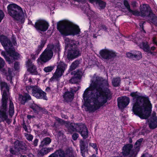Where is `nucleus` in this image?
<instances>
[{"mask_svg": "<svg viewBox=\"0 0 157 157\" xmlns=\"http://www.w3.org/2000/svg\"><path fill=\"white\" fill-rule=\"evenodd\" d=\"M130 95L133 98L132 111L134 114L141 119L147 118L152 108L148 98L141 96L137 92L131 93Z\"/></svg>", "mask_w": 157, "mask_h": 157, "instance_id": "nucleus-1", "label": "nucleus"}, {"mask_svg": "<svg viewBox=\"0 0 157 157\" xmlns=\"http://www.w3.org/2000/svg\"><path fill=\"white\" fill-rule=\"evenodd\" d=\"M1 89L2 91V104L0 107V122L6 121L7 123L11 122L6 114L7 111V102L9 98V88L7 84L1 82L0 83Z\"/></svg>", "mask_w": 157, "mask_h": 157, "instance_id": "nucleus-2", "label": "nucleus"}, {"mask_svg": "<svg viewBox=\"0 0 157 157\" xmlns=\"http://www.w3.org/2000/svg\"><path fill=\"white\" fill-rule=\"evenodd\" d=\"M65 48L68 49L67 59H75L81 55L78 48L79 42L68 37L64 39Z\"/></svg>", "mask_w": 157, "mask_h": 157, "instance_id": "nucleus-3", "label": "nucleus"}, {"mask_svg": "<svg viewBox=\"0 0 157 157\" xmlns=\"http://www.w3.org/2000/svg\"><path fill=\"white\" fill-rule=\"evenodd\" d=\"M57 28L62 35L65 36L77 35L80 33L79 27L76 25L58 23Z\"/></svg>", "mask_w": 157, "mask_h": 157, "instance_id": "nucleus-4", "label": "nucleus"}, {"mask_svg": "<svg viewBox=\"0 0 157 157\" xmlns=\"http://www.w3.org/2000/svg\"><path fill=\"white\" fill-rule=\"evenodd\" d=\"M56 120L61 124H66V125L69 132L71 133L74 131L78 132L83 138H86L87 137V129L85 125L84 124L79 125L77 124L71 123L70 124L69 122L67 123L58 118H57Z\"/></svg>", "mask_w": 157, "mask_h": 157, "instance_id": "nucleus-5", "label": "nucleus"}, {"mask_svg": "<svg viewBox=\"0 0 157 157\" xmlns=\"http://www.w3.org/2000/svg\"><path fill=\"white\" fill-rule=\"evenodd\" d=\"M7 9L10 16L22 23L24 22L23 11L21 7L15 4H10L8 5Z\"/></svg>", "mask_w": 157, "mask_h": 157, "instance_id": "nucleus-6", "label": "nucleus"}, {"mask_svg": "<svg viewBox=\"0 0 157 157\" xmlns=\"http://www.w3.org/2000/svg\"><path fill=\"white\" fill-rule=\"evenodd\" d=\"M143 140V139H139L135 143L134 145L135 149L131 150L132 146L128 144L124 146L122 148V153L124 157H131L134 156L139 151V147Z\"/></svg>", "mask_w": 157, "mask_h": 157, "instance_id": "nucleus-7", "label": "nucleus"}, {"mask_svg": "<svg viewBox=\"0 0 157 157\" xmlns=\"http://www.w3.org/2000/svg\"><path fill=\"white\" fill-rule=\"evenodd\" d=\"M67 67V65L63 62L60 61L58 62L56 69L50 80L51 81H59L63 75Z\"/></svg>", "mask_w": 157, "mask_h": 157, "instance_id": "nucleus-8", "label": "nucleus"}, {"mask_svg": "<svg viewBox=\"0 0 157 157\" xmlns=\"http://www.w3.org/2000/svg\"><path fill=\"white\" fill-rule=\"evenodd\" d=\"M99 53L103 59H111L119 57L118 53L113 50L106 48L100 50Z\"/></svg>", "mask_w": 157, "mask_h": 157, "instance_id": "nucleus-9", "label": "nucleus"}, {"mask_svg": "<svg viewBox=\"0 0 157 157\" xmlns=\"http://www.w3.org/2000/svg\"><path fill=\"white\" fill-rule=\"evenodd\" d=\"M30 89L32 90V95L37 98L47 100L46 93L37 86H30L26 88L27 90Z\"/></svg>", "mask_w": 157, "mask_h": 157, "instance_id": "nucleus-10", "label": "nucleus"}, {"mask_svg": "<svg viewBox=\"0 0 157 157\" xmlns=\"http://www.w3.org/2000/svg\"><path fill=\"white\" fill-rule=\"evenodd\" d=\"M49 26L48 23L46 21L42 19L37 20L34 25L36 30L40 33L46 31Z\"/></svg>", "mask_w": 157, "mask_h": 157, "instance_id": "nucleus-11", "label": "nucleus"}, {"mask_svg": "<svg viewBox=\"0 0 157 157\" xmlns=\"http://www.w3.org/2000/svg\"><path fill=\"white\" fill-rule=\"evenodd\" d=\"M83 74V71L81 69L72 71L71 74L73 76L69 80V82L73 84L80 82Z\"/></svg>", "mask_w": 157, "mask_h": 157, "instance_id": "nucleus-12", "label": "nucleus"}, {"mask_svg": "<svg viewBox=\"0 0 157 157\" xmlns=\"http://www.w3.org/2000/svg\"><path fill=\"white\" fill-rule=\"evenodd\" d=\"M0 42L5 49H10L13 46L12 42L10 39L3 34H1L0 36Z\"/></svg>", "mask_w": 157, "mask_h": 157, "instance_id": "nucleus-13", "label": "nucleus"}, {"mask_svg": "<svg viewBox=\"0 0 157 157\" xmlns=\"http://www.w3.org/2000/svg\"><path fill=\"white\" fill-rule=\"evenodd\" d=\"M46 42V40L42 38L40 43V44L39 45L35 51V54H32L31 55V59H36L42 49L44 47Z\"/></svg>", "mask_w": 157, "mask_h": 157, "instance_id": "nucleus-14", "label": "nucleus"}, {"mask_svg": "<svg viewBox=\"0 0 157 157\" xmlns=\"http://www.w3.org/2000/svg\"><path fill=\"white\" fill-rule=\"evenodd\" d=\"M118 105L119 108L122 109L127 105L129 102V98L126 97L118 98Z\"/></svg>", "mask_w": 157, "mask_h": 157, "instance_id": "nucleus-15", "label": "nucleus"}, {"mask_svg": "<svg viewBox=\"0 0 157 157\" xmlns=\"http://www.w3.org/2000/svg\"><path fill=\"white\" fill-rule=\"evenodd\" d=\"M53 52L51 49H45L38 59H51L53 56Z\"/></svg>", "mask_w": 157, "mask_h": 157, "instance_id": "nucleus-16", "label": "nucleus"}, {"mask_svg": "<svg viewBox=\"0 0 157 157\" xmlns=\"http://www.w3.org/2000/svg\"><path fill=\"white\" fill-rule=\"evenodd\" d=\"M153 13L149 6L143 7L140 10L141 16L142 17H146L149 18Z\"/></svg>", "mask_w": 157, "mask_h": 157, "instance_id": "nucleus-17", "label": "nucleus"}, {"mask_svg": "<svg viewBox=\"0 0 157 157\" xmlns=\"http://www.w3.org/2000/svg\"><path fill=\"white\" fill-rule=\"evenodd\" d=\"M97 90L98 92L99 93V97L103 99L102 101L103 103L104 104L106 103L107 101L109 94L107 92L108 90H106V92H105L102 90V89L100 88L97 89Z\"/></svg>", "mask_w": 157, "mask_h": 157, "instance_id": "nucleus-18", "label": "nucleus"}, {"mask_svg": "<svg viewBox=\"0 0 157 157\" xmlns=\"http://www.w3.org/2000/svg\"><path fill=\"white\" fill-rule=\"evenodd\" d=\"M88 88H87L83 94V98L84 100L83 106L86 111L88 110Z\"/></svg>", "mask_w": 157, "mask_h": 157, "instance_id": "nucleus-19", "label": "nucleus"}, {"mask_svg": "<svg viewBox=\"0 0 157 157\" xmlns=\"http://www.w3.org/2000/svg\"><path fill=\"white\" fill-rule=\"evenodd\" d=\"M89 1L91 3H95L101 10L104 9L106 5V3L102 0H89Z\"/></svg>", "mask_w": 157, "mask_h": 157, "instance_id": "nucleus-20", "label": "nucleus"}, {"mask_svg": "<svg viewBox=\"0 0 157 157\" xmlns=\"http://www.w3.org/2000/svg\"><path fill=\"white\" fill-rule=\"evenodd\" d=\"M149 127L153 129L157 126V117L153 116L149 121Z\"/></svg>", "mask_w": 157, "mask_h": 157, "instance_id": "nucleus-21", "label": "nucleus"}, {"mask_svg": "<svg viewBox=\"0 0 157 157\" xmlns=\"http://www.w3.org/2000/svg\"><path fill=\"white\" fill-rule=\"evenodd\" d=\"M126 55L128 58H140L142 57V54L141 52L138 51H135L133 52V53L131 52H127Z\"/></svg>", "mask_w": 157, "mask_h": 157, "instance_id": "nucleus-22", "label": "nucleus"}, {"mask_svg": "<svg viewBox=\"0 0 157 157\" xmlns=\"http://www.w3.org/2000/svg\"><path fill=\"white\" fill-rule=\"evenodd\" d=\"M100 105L96 101L93 102H89V111H93L98 109Z\"/></svg>", "mask_w": 157, "mask_h": 157, "instance_id": "nucleus-23", "label": "nucleus"}, {"mask_svg": "<svg viewBox=\"0 0 157 157\" xmlns=\"http://www.w3.org/2000/svg\"><path fill=\"white\" fill-rule=\"evenodd\" d=\"M74 94L70 90L65 92L63 95V98L67 101H71L74 98Z\"/></svg>", "mask_w": 157, "mask_h": 157, "instance_id": "nucleus-24", "label": "nucleus"}, {"mask_svg": "<svg viewBox=\"0 0 157 157\" xmlns=\"http://www.w3.org/2000/svg\"><path fill=\"white\" fill-rule=\"evenodd\" d=\"M15 147L14 149L13 148H11L10 151V153L13 154H15L16 152L20 151L21 149V144H20L19 142L18 141H16L14 143Z\"/></svg>", "mask_w": 157, "mask_h": 157, "instance_id": "nucleus-25", "label": "nucleus"}, {"mask_svg": "<svg viewBox=\"0 0 157 157\" xmlns=\"http://www.w3.org/2000/svg\"><path fill=\"white\" fill-rule=\"evenodd\" d=\"M48 157H66V154L63 151L59 150L52 153Z\"/></svg>", "mask_w": 157, "mask_h": 157, "instance_id": "nucleus-26", "label": "nucleus"}, {"mask_svg": "<svg viewBox=\"0 0 157 157\" xmlns=\"http://www.w3.org/2000/svg\"><path fill=\"white\" fill-rule=\"evenodd\" d=\"M31 99V97L28 94L25 93L23 95H19V99L22 104H24L27 100Z\"/></svg>", "mask_w": 157, "mask_h": 157, "instance_id": "nucleus-27", "label": "nucleus"}, {"mask_svg": "<svg viewBox=\"0 0 157 157\" xmlns=\"http://www.w3.org/2000/svg\"><path fill=\"white\" fill-rule=\"evenodd\" d=\"M143 49L145 52L151 55H154L155 52L151 51L150 48L147 42H143L142 44Z\"/></svg>", "mask_w": 157, "mask_h": 157, "instance_id": "nucleus-28", "label": "nucleus"}, {"mask_svg": "<svg viewBox=\"0 0 157 157\" xmlns=\"http://www.w3.org/2000/svg\"><path fill=\"white\" fill-rule=\"evenodd\" d=\"M10 56L13 58V59H20L21 55L17 52L14 50H10L9 52Z\"/></svg>", "mask_w": 157, "mask_h": 157, "instance_id": "nucleus-29", "label": "nucleus"}, {"mask_svg": "<svg viewBox=\"0 0 157 157\" xmlns=\"http://www.w3.org/2000/svg\"><path fill=\"white\" fill-rule=\"evenodd\" d=\"M52 150V148H43L39 151L38 154L39 155L43 156L47 154Z\"/></svg>", "mask_w": 157, "mask_h": 157, "instance_id": "nucleus-30", "label": "nucleus"}, {"mask_svg": "<svg viewBox=\"0 0 157 157\" xmlns=\"http://www.w3.org/2000/svg\"><path fill=\"white\" fill-rule=\"evenodd\" d=\"M148 18L149 21L157 26V17L154 13H153Z\"/></svg>", "mask_w": 157, "mask_h": 157, "instance_id": "nucleus-31", "label": "nucleus"}, {"mask_svg": "<svg viewBox=\"0 0 157 157\" xmlns=\"http://www.w3.org/2000/svg\"><path fill=\"white\" fill-rule=\"evenodd\" d=\"M79 64V61L78 60H76L73 62L71 65L69 70V71H72L75 69L78 66Z\"/></svg>", "mask_w": 157, "mask_h": 157, "instance_id": "nucleus-32", "label": "nucleus"}, {"mask_svg": "<svg viewBox=\"0 0 157 157\" xmlns=\"http://www.w3.org/2000/svg\"><path fill=\"white\" fill-rule=\"evenodd\" d=\"M9 111V115L12 117L14 113V107L13 104L11 100H10Z\"/></svg>", "mask_w": 157, "mask_h": 157, "instance_id": "nucleus-33", "label": "nucleus"}, {"mask_svg": "<svg viewBox=\"0 0 157 157\" xmlns=\"http://www.w3.org/2000/svg\"><path fill=\"white\" fill-rule=\"evenodd\" d=\"M121 79L119 78H113L112 80L113 85L114 86H118L120 85Z\"/></svg>", "mask_w": 157, "mask_h": 157, "instance_id": "nucleus-34", "label": "nucleus"}, {"mask_svg": "<svg viewBox=\"0 0 157 157\" xmlns=\"http://www.w3.org/2000/svg\"><path fill=\"white\" fill-rule=\"evenodd\" d=\"M51 142V140L49 137H46L43 139V141L41 142V145L42 146L49 144Z\"/></svg>", "mask_w": 157, "mask_h": 157, "instance_id": "nucleus-35", "label": "nucleus"}, {"mask_svg": "<svg viewBox=\"0 0 157 157\" xmlns=\"http://www.w3.org/2000/svg\"><path fill=\"white\" fill-rule=\"evenodd\" d=\"M55 67V66L54 65L48 66L44 67L43 70L46 73L50 72L54 69Z\"/></svg>", "mask_w": 157, "mask_h": 157, "instance_id": "nucleus-36", "label": "nucleus"}, {"mask_svg": "<svg viewBox=\"0 0 157 157\" xmlns=\"http://www.w3.org/2000/svg\"><path fill=\"white\" fill-rule=\"evenodd\" d=\"M28 69L29 71L34 74H36L37 73L36 68L34 65L28 68Z\"/></svg>", "mask_w": 157, "mask_h": 157, "instance_id": "nucleus-37", "label": "nucleus"}, {"mask_svg": "<svg viewBox=\"0 0 157 157\" xmlns=\"http://www.w3.org/2000/svg\"><path fill=\"white\" fill-rule=\"evenodd\" d=\"M31 108L36 111H38L40 109V108L35 104H33L31 106Z\"/></svg>", "mask_w": 157, "mask_h": 157, "instance_id": "nucleus-38", "label": "nucleus"}, {"mask_svg": "<svg viewBox=\"0 0 157 157\" xmlns=\"http://www.w3.org/2000/svg\"><path fill=\"white\" fill-rule=\"evenodd\" d=\"M123 4L124 6L127 9L128 11L131 9L130 5L127 0H124Z\"/></svg>", "mask_w": 157, "mask_h": 157, "instance_id": "nucleus-39", "label": "nucleus"}, {"mask_svg": "<svg viewBox=\"0 0 157 157\" xmlns=\"http://www.w3.org/2000/svg\"><path fill=\"white\" fill-rule=\"evenodd\" d=\"M128 11L134 16H138L140 15V13L138 11L130 9L128 10Z\"/></svg>", "mask_w": 157, "mask_h": 157, "instance_id": "nucleus-40", "label": "nucleus"}, {"mask_svg": "<svg viewBox=\"0 0 157 157\" xmlns=\"http://www.w3.org/2000/svg\"><path fill=\"white\" fill-rule=\"evenodd\" d=\"M49 59H37V62L39 65H43L48 61Z\"/></svg>", "mask_w": 157, "mask_h": 157, "instance_id": "nucleus-41", "label": "nucleus"}, {"mask_svg": "<svg viewBox=\"0 0 157 157\" xmlns=\"http://www.w3.org/2000/svg\"><path fill=\"white\" fill-rule=\"evenodd\" d=\"M100 30H102L106 31L107 30V28L105 25L101 24L99 27Z\"/></svg>", "mask_w": 157, "mask_h": 157, "instance_id": "nucleus-42", "label": "nucleus"}, {"mask_svg": "<svg viewBox=\"0 0 157 157\" xmlns=\"http://www.w3.org/2000/svg\"><path fill=\"white\" fill-rule=\"evenodd\" d=\"M80 88V87L79 86H78L77 87H74L72 88H71L70 90L71 91V92L73 93V94H74V93L76 91L78 90Z\"/></svg>", "mask_w": 157, "mask_h": 157, "instance_id": "nucleus-43", "label": "nucleus"}, {"mask_svg": "<svg viewBox=\"0 0 157 157\" xmlns=\"http://www.w3.org/2000/svg\"><path fill=\"white\" fill-rule=\"evenodd\" d=\"M82 10L84 11V13L88 16V8L84 6L82 7Z\"/></svg>", "mask_w": 157, "mask_h": 157, "instance_id": "nucleus-44", "label": "nucleus"}, {"mask_svg": "<svg viewBox=\"0 0 157 157\" xmlns=\"http://www.w3.org/2000/svg\"><path fill=\"white\" fill-rule=\"evenodd\" d=\"M26 66L28 67V68L29 67H32L34 65L32 63L30 60L29 59L26 62Z\"/></svg>", "mask_w": 157, "mask_h": 157, "instance_id": "nucleus-45", "label": "nucleus"}, {"mask_svg": "<svg viewBox=\"0 0 157 157\" xmlns=\"http://www.w3.org/2000/svg\"><path fill=\"white\" fill-rule=\"evenodd\" d=\"M90 147H93L97 152L98 150V147L96 144L90 143L89 144Z\"/></svg>", "mask_w": 157, "mask_h": 157, "instance_id": "nucleus-46", "label": "nucleus"}, {"mask_svg": "<svg viewBox=\"0 0 157 157\" xmlns=\"http://www.w3.org/2000/svg\"><path fill=\"white\" fill-rule=\"evenodd\" d=\"M5 17V14L3 11L0 10V23Z\"/></svg>", "mask_w": 157, "mask_h": 157, "instance_id": "nucleus-47", "label": "nucleus"}, {"mask_svg": "<svg viewBox=\"0 0 157 157\" xmlns=\"http://www.w3.org/2000/svg\"><path fill=\"white\" fill-rule=\"evenodd\" d=\"M26 138L29 140L32 141L33 139V137L32 135L30 134H26L25 135Z\"/></svg>", "mask_w": 157, "mask_h": 157, "instance_id": "nucleus-48", "label": "nucleus"}, {"mask_svg": "<svg viewBox=\"0 0 157 157\" xmlns=\"http://www.w3.org/2000/svg\"><path fill=\"white\" fill-rule=\"evenodd\" d=\"M11 73L10 70H8V75L7 76V79L8 80H11L12 78Z\"/></svg>", "mask_w": 157, "mask_h": 157, "instance_id": "nucleus-49", "label": "nucleus"}, {"mask_svg": "<svg viewBox=\"0 0 157 157\" xmlns=\"http://www.w3.org/2000/svg\"><path fill=\"white\" fill-rule=\"evenodd\" d=\"M14 68L16 70H18L20 69V66L19 63L16 62L14 63Z\"/></svg>", "mask_w": 157, "mask_h": 157, "instance_id": "nucleus-50", "label": "nucleus"}, {"mask_svg": "<svg viewBox=\"0 0 157 157\" xmlns=\"http://www.w3.org/2000/svg\"><path fill=\"white\" fill-rule=\"evenodd\" d=\"M80 147L81 150L83 151L85 149V146L84 145V143L83 141H81L80 143Z\"/></svg>", "mask_w": 157, "mask_h": 157, "instance_id": "nucleus-51", "label": "nucleus"}, {"mask_svg": "<svg viewBox=\"0 0 157 157\" xmlns=\"http://www.w3.org/2000/svg\"><path fill=\"white\" fill-rule=\"evenodd\" d=\"M144 23H140L139 25V26L141 29L140 31L141 32L143 31L144 33H146V31L144 29Z\"/></svg>", "mask_w": 157, "mask_h": 157, "instance_id": "nucleus-52", "label": "nucleus"}, {"mask_svg": "<svg viewBox=\"0 0 157 157\" xmlns=\"http://www.w3.org/2000/svg\"><path fill=\"white\" fill-rule=\"evenodd\" d=\"M23 127L26 132H30L31 130L29 129H28L26 126L25 123H23Z\"/></svg>", "mask_w": 157, "mask_h": 157, "instance_id": "nucleus-53", "label": "nucleus"}, {"mask_svg": "<svg viewBox=\"0 0 157 157\" xmlns=\"http://www.w3.org/2000/svg\"><path fill=\"white\" fill-rule=\"evenodd\" d=\"M72 138L74 140H76L78 137V135L76 133H75L72 135Z\"/></svg>", "mask_w": 157, "mask_h": 157, "instance_id": "nucleus-54", "label": "nucleus"}, {"mask_svg": "<svg viewBox=\"0 0 157 157\" xmlns=\"http://www.w3.org/2000/svg\"><path fill=\"white\" fill-rule=\"evenodd\" d=\"M5 64V62L3 59H0V69L3 67Z\"/></svg>", "mask_w": 157, "mask_h": 157, "instance_id": "nucleus-55", "label": "nucleus"}, {"mask_svg": "<svg viewBox=\"0 0 157 157\" xmlns=\"http://www.w3.org/2000/svg\"><path fill=\"white\" fill-rule=\"evenodd\" d=\"M2 54L4 56L5 59H10V58L7 56V55L5 52H2Z\"/></svg>", "mask_w": 157, "mask_h": 157, "instance_id": "nucleus-56", "label": "nucleus"}, {"mask_svg": "<svg viewBox=\"0 0 157 157\" xmlns=\"http://www.w3.org/2000/svg\"><path fill=\"white\" fill-rule=\"evenodd\" d=\"M152 42L153 44L157 46V40L155 37H153L152 38Z\"/></svg>", "mask_w": 157, "mask_h": 157, "instance_id": "nucleus-57", "label": "nucleus"}, {"mask_svg": "<svg viewBox=\"0 0 157 157\" xmlns=\"http://www.w3.org/2000/svg\"><path fill=\"white\" fill-rule=\"evenodd\" d=\"M142 157H152V155L148 153H146L144 154Z\"/></svg>", "mask_w": 157, "mask_h": 157, "instance_id": "nucleus-58", "label": "nucleus"}, {"mask_svg": "<svg viewBox=\"0 0 157 157\" xmlns=\"http://www.w3.org/2000/svg\"><path fill=\"white\" fill-rule=\"evenodd\" d=\"M38 142V140L37 139L35 140L33 142L34 145L36 146L37 145V143Z\"/></svg>", "mask_w": 157, "mask_h": 157, "instance_id": "nucleus-59", "label": "nucleus"}, {"mask_svg": "<svg viewBox=\"0 0 157 157\" xmlns=\"http://www.w3.org/2000/svg\"><path fill=\"white\" fill-rule=\"evenodd\" d=\"M14 59H6V61L9 64H11L13 62Z\"/></svg>", "mask_w": 157, "mask_h": 157, "instance_id": "nucleus-60", "label": "nucleus"}, {"mask_svg": "<svg viewBox=\"0 0 157 157\" xmlns=\"http://www.w3.org/2000/svg\"><path fill=\"white\" fill-rule=\"evenodd\" d=\"M136 2L135 1H134L132 2V6L134 7H135L136 6Z\"/></svg>", "mask_w": 157, "mask_h": 157, "instance_id": "nucleus-61", "label": "nucleus"}, {"mask_svg": "<svg viewBox=\"0 0 157 157\" xmlns=\"http://www.w3.org/2000/svg\"><path fill=\"white\" fill-rule=\"evenodd\" d=\"M12 43H13V44L14 45H15L16 44H17V42H16V40H15V38H13L12 39Z\"/></svg>", "mask_w": 157, "mask_h": 157, "instance_id": "nucleus-62", "label": "nucleus"}, {"mask_svg": "<svg viewBox=\"0 0 157 157\" xmlns=\"http://www.w3.org/2000/svg\"><path fill=\"white\" fill-rule=\"evenodd\" d=\"M61 117L62 118H64L65 119H67L68 118V117L63 114L62 113L61 114Z\"/></svg>", "mask_w": 157, "mask_h": 157, "instance_id": "nucleus-63", "label": "nucleus"}, {"mask_svg": "<svg viewBox=\"0 0 157 157\" xmlns=\"http://www.w3.org/2000/svg\"><path fill=\"white\" fill-rule=\"evenodd\" d=\"M34 117V116H31L30 115H28L27 116V118L29 119H30L31 118H33Z\"/></svg>", "mask_w": 157, "mask_h": 157, "instance_id": "nucleus-64", "label": "nucleus"}]
</instances>
